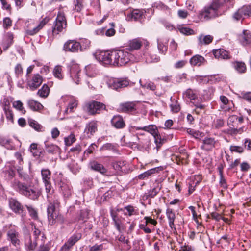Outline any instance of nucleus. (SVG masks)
I'll list each match as a JSON object with an SVG mask.
<instances>
[{"instance_id": "4d7b16f0", "label": "nucleus", "mask_w": 251, "mask_h": 251, "mask_svg": "<svg viewBox=\"0 0 251 251\" xmlns=\"http://www.w3.org/2000/svg\"><path fill=\"white\" fill-rule=\"evenodd\" d=\"M238 122L239 123H242L243 122V117H238L236 115H232L228 119L229 122Z\"/></svg>"}, {"instance_id": "a878e982", "label": "nucleus", "mask_w": 251, "mask_h": 251, "mask_svg": "<svg viewBox=\"0 0 251 251\" xmlns=\"http://www.w3.org/2000/svg\"><path fill=\"white\" fill-rule=\"evenodd\" d=\"M81 238V235L79 233L74 234L68 239L64 245L71 249Z\"/></svg>"}, {"instance_id": "39448f33", "label": "nucleus", "mask_w": 251, "mask_h": 251, "mask_svg": "<svg viewBox=\"0 0 251 251\" xmlns=\"http://www.w3.org/2000/svg\"><path fill=\"white\" fill-rule=\"evenodd\" d=\"M85 106L88 112L92 115L100 113L102 110H106L105 104L97 101H90L87 103Z\"/></svg>"}, {"instance_id": "c9c22d12", "label": "nucleus", "mask_w": 251, "mask_h": 251, "mask_svg": "<svg viewBox=\"0 0 251 251\" xmlns=\"http://www.w3.org/2000/svg\"><path fill=\"white\" fill-rule=\"evenodd\" d=\"M199 44H208L210 43L213 40V37L211 35H208L206 36L200 35L199 37Z\"/></svg>"}, {"instance_id": "a18cd8bd", "label": "nucleus", "mask_w": 251, "mask_h": 251, "mask_svg": "<svg viewBox=\"0 0 251 251\" xmlns=\"http://www.w3.org/2000/svg\"><path fill=\"white\" fill-rule=\"evenodd\" d=\"M77 101L76 100H72L69 104H68V107L67 108V109L66 110V112H68L69 110L70 111V112H72L74 110V108H75L77 106Z\"/></svg>"}, {"instance_id": "5701e85b", "label": "nucleus", "mask_w": 251, "mask_h": 251, "mask_svg": "<svg viewBox=\"0 0 251 251\" xmlns=\"http://www.w3.org/2000/svg\"><path fill=\"white\" fill-rule=\"evenodd\" d=\"M135 103L133 102H127L120 105L121 111L123 112H132L136 110Z\"/></svg>"}, {"instance_id": "6e6552de", "label": "nucleus", "mask_w": 251, "mask_h": 251, "mask_svg": "<svg viewBox=\"0 0 251 251\" xmlns=\"http://www.w3.org/2000/svg\"><path fill=\"white\" fill-rule=\"evenodd\" d=\"M116 66H122L126 64L130 59L131 55L127 51L122 50H116Z\"/></svg>"}, {"instance_id": "e433bc0d", "label": "nucleus", "mask_w": 251, "mask_h": 251, "mask_svg": "<svg viewBox=\"0 0 251 251\" xmlns=\"http://www.w3.org/2000/svg\"><path fill=\"white\" fill-rule=\"evenodd\" d=\"M86 75L90 77H94L97 73L96 68L94 66L89 65L85 67Z\"/></svg>"}, {"instance_id": "6ab92c4d", "label": "nucleus", "mask_w": 251, "mask_h": 251, "mask_svg": "<svg viewBox=\"0 0 251 251\" xmlns=\"http://www.w3.org/2000/svg\"><path fill=\"white\" fill-rule=\"evenodd\" d=\"M88 166L91 170L99 172L102 174L105 175L107 172V170L104 167L103 165L99 163L96 161H90Z\"/></svg>"}, {"instance_id": "338daca9", "label": "nucleus", "mask_w": 251, "mask_h": 251, "mask_svg": "<svg viewBox=\"0 0 251 251\" xmlns=\"http://www.w3.org/2000/svg\"><path fill=\"white\" fill-rule=\"evenodd\" d=\"M242 95L243 99L251 103V92L243 93Z\"/></svg>"}, {"instance_id": "f03ea898", "label": "nucleus", "mask_w": 251, "mask_h": 251, "mask_svg": "<svg viewBox=\"0 0 251 251\" xmlns=\"http://www.w3.org/2000/svg\"><path fill=\"white\" fill-rule=\"evenodd\" d=\"M12 186L17 192L31 199L35 200L39 196V193L31 186L18 180H14L12 182Z\"/></svg>"}, {"instance_id": "72a5a7b5", "label": "nucleus", "mask_w": 251, "mask_h": 251, "mask_svg": "<svg viewBox=\"0 0 251 251\" xmlns=\"http://www.w3.org/2000/svg\"><path fill=\"white\" fill-rule=\"evenodd\" d=\"M51 172L48 169H43L41 170L42 180L44 183H47L51 180Z\"/></svg>"}, {"instance_id": "cd10ccee", "label": "nucleus", "mask_w": 251, "mask_h": 251, "mask_svg": "<svg viewBox=\"0 0 251 251\" xmlns=\"http://www.w3.org/2000/svg\"><path fill=\"white\" fill-rule=\"evenodd\" d=\"M239 39L243 45H248L251 42V34L247 30L244 31L242 34L240 35Z\"/></svg>"}, {"instance_id": "13d9d810", "label": "nucleus", "mask_w": 251, "mask_h": 251, "mask_svg": "<svg viewBox=\"0 0 251 251\" xmlns=\"http://www.w3.org/2000/svg\"><path fill=\"white\" fill-rule=\"evenodd\" d=\"M155 142L157 145V147L160 146L161 145H162L166 140L164 138H161V136L159 133H158L156 136L154 137Z\"/></svg>"}, {"instance_id": "6e6d98bb", "label": "nucleus", "mask_w": 251, "mask_h": 251, "mask_svg": "<svg viewBox=\"0 0 251 251\" xmlns=\"http://www.w3.org/2000/svg\"><path fill=\"white\" fill-rule=\"evenodd\" d=\"M116 54V50L110 51V64L113 66H116V58L115 57V55Z\"/></svg>"}, {"instance_id": "412c9836", "label": "nucleus", "mask_w": 251, "mask_h": 251, "mask_svg": "<svg viewBox=\"0 0 251 251\" xmlns=\"http://www.w3.org/2000/svg\"><path fill=\"white\" fill-rule=\"evenodd\" d=\"M132 128L136 130H143L147 131L151 133L153 136V137L156 136V135L158 133V131L156 126L154 125H149L148 126H145L144 127L134 126Z\"/></svg>"}, {"instance_id": "09e8293b", "label": "nucleus", "mask_w": 251, "mask_h": 251, "mask_svg": "<svg viewBox=\"0 0 251 251\" xmlns=\"http://www.w3.org/2000/svg\"><path fill=\"white\" fill-rule=\"evenodd\" d=\"M139 82L142 88L149 89L152 91H154L156 89V86L152 82L150 81L147 84L144 85L142 84L141 80H140Z\"/></svg>"}, {"instance_id": "4468645a", "label": "nucleus", "mask_w": 251, "mask_h": 251, "mask_svg": "<svg viewBox=\"0 0 251 251\" xmlns=\"http://www.w3.org/2000/svg\"><path fill=\"white\" fill-rule=\"evenodd\" d=\"M81 49V46L79 42L75 40H68L64 45L63 50L65 51L71 52H77Z\"/></svg>"}, {"instance_id": "b1692460", "label": "nucleus", "mask_w": 251, "mask_h": 251, "mask_svg": "<svg viewBox=\"0 0 251 251\" xmlns=\"http://www.w3.org/2000/svg\"><path fill=\"white\" fill-rule=\"evenodd\" d=\"M13 34L11 32L7 33L3 42V48L4 50H7L13 43Z\"/></svg>"}, {"instance_id": "864d4df0", "label": "nucleus", "mask_w": 251, "mask_h": 251, "mask_svg": "<svg viewBox=\"0 0 251 251\" xmlns=\"http://www.w3.org/2000/svg\"><path fill=\"white\" fill-rule=\"evenodd\" d=\"M29 126L36 130H40L42 126L37 121L30 120L28 121Z\"/></svg>"}, {"instance_id": "a211bd4d", "label": "nucleus", "mask_w": 251, "mask_h": 251, "mask_svg": "<svg viewBox=\"0 0 251 251\" xmlns=\"http://www.w3.org/2000/svg\"><path fill=\"white\" fill-rule=\"evenodd\" d=\"M216 141L215 139L211 137H205L202 140V145L201 149L206 151H211L215 148Z\"/></svg>"}, {"instance_id": "ea45409f", "label": "nucleus", "mask_w": 251, "mask_h": 251, "mask_svg": "<svg viewBox=\"0 0 251 251\" xmlns=\"http://www.w3.org/2000/svg\"><path fill=\"white\" fill-rule=\"evenodd\" d=\"M62 69L61 66H56L53 70V75L59 79H62L63 78V75L62 73Z\"/></svg>"}, {"instance_id": "393cba45", "label": "nucleus", "mask_w": 251, "mask_h": 251, "mask_svg": "<svg viewBox=\"0 0 251 251\" xmlns=\"http://www.w3.org/2000/svg\"><path fill=\"white\" fill-rule=\"evenodd\" d=\"M142 45V42L139 38H135L130 40L128 42V49L130 50L139 49Z\"/></svg>"}, {"instance_id": "2f4dec72", "label": "nucleus", "mask_w": 251, "mask_h": 251, "mask_svg": "<svg viewBox=\"0 0 251 251\" xmlns=\"http://www.w3.org/2000/svg\"><path fill=\"white\" fill-rule=\"evenodd\" d=\"M205 61L204 58L199 55H196L192 57L190 60V64L193 66H201Z\"/></svg>"}, {"instance_id": "8fccbe9b", "label": "nucleus", "mask_w": 251, "mask_h": 251, "mask_svg": "<svg viewBox=\"0 0 251 251\" xmlns=\"http://www.w3.org/2000/svg\"><path fill=\"white\" fill-rule=\"evenodd\" d=\"M219 175L220 176V184L221 187H222L224 188H226L227 187L226 180L225 179V178L223 176V172L222 168H219Z\"/></svg>"}, {"instance_id": "20e7f679", "label": "nucleus", "mask_w": 251, "mask_h": 251, "mask_svg": "<svg viewBox=\"0 0 251 251\" xmlns=\"http://www.w3.org/2000/svg\"><path fill=\"white\" fill-rule=\"evenodd\" d=\"M232 17L236 21H242L246 18H251V5L242 6L234 13Z\"/></svg>"}, {"instance_id": "7ed1b4c3", "label": "nucleus", "mask_w": 251, "mask_h": 251, "mask_svg": "<svg viewBox=\"0 0 251 251\" xmlns=\"http://www.w3.org/2000/svg\"><path fill=\"white\" fill-rule=\"evenodd\" d=\"M6 235L7 240L19 251L20 249L21 241L20 234L18 228L15 226L10 225Z\"/></svg>"}, {"instance_id": "bb28decb", "label": "nucleus", "mask_w": 251, "mask_h": 251, "mask_svg": "<svg viewBox=\"0 0 251 251\" xmlns=\"http://www.w3.org/2000/svg\"><path fill=\"white\" fill-rule=\"evenodd\" d=\"M143 16V12L141 11L135 9L132 12L127 15L126 20L128 21H137L140 19Z\"/></svg>"}, {"instance_id": "69168bd1", "label": "nucleus", "mask_w": 251, "mask_h": 251, "mask_svg": "<svg viewBox=\"0 0 251 251\" xmlns=\"http://www.w3.org/2000/svg\"><path fill=\"white\" fill-rule=\"evenodd\" d=\"M240 167L241 171L247 172L250 169V166L247 162H244L241 164Z\"/></svg>"}, {"instance_id": "c03bdc74", "label": "nucleus", "mask_w": 251, "mask_h": 251, "mask_svg": "<svg viewBox=\"0 0 251 251\" xmlns=\"http://www.w3.org/2000/svg\"><path fill=\"white\" fill-rule=\"evenodd\" d=\"M13 106L18 110L22 112L23 114H25L26 111L24 109L23 103L20 100L15 101L13 102Z\"/></svg>"}, {"instance_id": "bf43d9fd", "label": "nucleus", "mask_w": 251, "mask_h": 251, "mask_svg": "<svg viewBox=\"0 0 251 251\" xmlns=\"http://www.w3.org/2000/svg\"><path fill=\"white\" fill-rule=\"evenodd\" d=\"M45 186V189L47 194H52L54 193V190L51 185L50 181L48 182L47 183H44Z\"/></svg>"}, {"instance_id": "ddd939ff", "label": "nucleus", "mask_w": 251, "mask_h": 251, "mask_svg": "<svg viewBox=\"0 0 251 251\" xmlns=\"http://www.w3.org/2000/svg\"><path fill=\"white\" fill-rule=\"evenodd\" d=\"M49 22V18L45 17L44 18L40 23L35 27L31 29L29 26V25H28L25 29V33L29 35H34L37 34L42 28L45 25Z\"/></svg>"}, {"instance_id": "9b49d317", "label": "nucleus", "mask_w": 251, "mask_h": 251, "mask_svg": "<svg viewBox=\"0 0 251 251\" xmlns=\"http://www.w3.org/2000/svg\"><path fill=\"white\" fill-rule=\"evenodd\" d=\"M9 204L11 209L15 213L22 216L25 214V210L17 200L12 198L9 199Z\"/></svg>"}, {"instance_id": "7c9ffc66", "label": "nucleus", "mask_w": 251, "mask_h": 251, "mask_svg": "<svg viewBox=\"0 0 251 251\" xmlns=\"http://www.w3.org/2000/svg\"><path fill=\"white\" fill-rule=\"evenodd\" d=\"M167 217L169 220V225L171 228L174 227V221L176 218L175 214L172 209L168 208L166 210Z\"/></svg>"}, {"instance_id": "9d476101", "label": "nucleus", "mask_w": 251, "mask_h": 251, "mask_svg": "<svg viewBox=\"0 0 251 251\" xmlns=\"http://www.w3.org/2000/svg\"><path fill=\"white\" fill-rule=\"evenodd\" d=\"M48 218L50 225H53L56 223L63 224L65 221L63 216L59 214L56 210L48 212Z\"/></svg>"}, {"instance_id": "c85d7f7f", "label": "nucleus", "mask_w": 251, "mask_h": 251, "mask_svg": "<svg viewBox=\"0 0 251 251\" xmlns=\"http://www.w3.org/2000/svg\"><path fill=\"white\" fill-rule=\"evenodd\" d=\"M27 104L30 109L34 111H39L43 107V105L40 102L33 100H28Z\"/></svg>"}, {"instance_id": "423d86ee", "label": "nucleus", "mask_w": 251, "mask_h": 251, "mask_svg": "<svg viewBox=\"0 0 251 251\" xmlns=\"http://www.w3.org/2000/svg\"><path fill=\"white\" fill-rule=\"evenodd\" d=\"M66 21L64 14L63 12L59 11L56 19L55 25L52 29L53 34H58L59 32H61L64 28L66 27Z\"/></svg>"}, {"instance_id": "58836bf2", "label": "nucleus", "mask_w": 251, "mask_h": 251, "mask_svg": "<svg viewBox=\"0 0 251 251\" xmlns=\"http://www.w3.org/2000/svg\"><path fill=\"white\" fill-rule=\"evenodd\" d=\"M235 69L240 73H245L246 70V66L244 62H236L234 63Z\"/></svg>"}, {"instance_id": "603ef678", "label": "nucleus", "mask_w": 251, "mask_h": 251, "mask_svg": "<svg viewBox=\"0 0 251 251\" xmlns=\"http://www.w3.org/2000/svg\"><path fill=\"white\" fill-rule=\"evenodd\" d=\"M15 157H16L17 160L18 162L19 166H17V169L18 171H19L22 170V165L23 164V158L22 157V155L20 153L18 152H16L15 153Z\"/></svg>"}, {"instance_id": "774afa93", "label": "nucleus", "mask_w": 251, "mask_h": 251, "mask_svg": "<svg viewBox=\"0 0 251 251\" xmlns=\"http://www.w3.org/2000/svg\"><path fill=\"white\" fill-rule=\"evenodd\" d=\"M103 249V245H95L90 248V251H101Z\"/></svg>"}, {"instance_id": "4be33fe9", "label": "nucleus", "mask_w": 251, "mask_h": 251, "mask_svg": "<svg viewBox=\"0 0 251 251\" xmlns=\"http://www.w3.org/2000/svg\"><path fill=\"white\" fill-rule=\"evenodd\" d=\"M213 52L215 57L218 59H227L230 58L228 52L223 49L214 50Z\"/></svg>"}, {"instance_id": "2eb2a0df", "label": "nucleus", "mask_w": 251, "mask_h": 251, "mask_svg": "<svg viewBox=\"0 0 251 251\" xmlns=\"http://www.w3.org/2000/svg\"><path fill=\"white\" fill-rule=\"evenodd\" d=\"M42 77L38 74H34L31 79L27 81V85L31 90H36L42 84Z\"/></svg>"}, {"instance_id": "de8ad7c7", "label": "nucleus", "mask_w": 251, "mask_h": 251, "mask_svg": "<svg viewBox=\"0 0 251 251\" xmlns=\"http://www.w3.org/2000/svg\"><path fill=\"white\" fill-rule=\"evenodd\" d=\"M155 172V169H152L149 170H148L144 173L139 175L138 176V178L140 179H144L146 177H149L150 176H151V174L154 173Z\"/></svg>"}, {"instance_id": "5fc2aeb1", "label": "nucleus", "mask_w": 251, "mask_h": 251, "mask_svg": "<svg viewBox=\"0 0 251 251\" xmlns=\"http://www.w3.org/2000/svg\"><path fill=\"white\" fill-rule=\"evenodd\" d=\"M30 216L34 219L38 218V214L36 210L30 206H26Z\"/></svg>"}, {"instance_id": "f704fd0d", "label": "nucleus", "mask_w": 251, "mask_h": 251, "mask_svg": "<svg viewBox=\"0 0 251 251\" xmlns=\"http://www.w3.org/2000/svg\"><path fill=\"white\" fill-rule=\"evenodd\" d=\"M154 185L153 188L149 192L148 194V196L151 198L155 197L162 188L161 185L158 181H155Z\"/></svg>"}, {"instance_id": "1a4fd4ad", "label": "nucleus", "mask_w": 251, "mask_h": 251, "mask_svg": "<svg viewBox=\"0 0 251 251\" xmlns=\"http://www.w3.org/2000/svg\"><path fill=\"white\" fill-rule=\"evenodd\" d=\"M108 85L112 89L117 90L119 88L127 86L129 81L127 78L112 79L109 80Z\"/></svg>"}, {"instance_id": "0e129e2a", "label": "nucleus", "mask_w": 251, "mask_h": 251, "mask_svg": "<svg viewBox=\"0 0 251 251\" xmlns=\"http://www.w3.org/2000/svg\"><path fill=\"white\" fill-rule=\"evenodd\" d=\"M75 137L73 135H70L68 137L65 138V142L66 145L70 146L73 142H75Z\"/></svg>"}, {"instance_id": "c756f323", "label": "nucleus", "mask_w": 251, "mask_h": 251, "mask_svg": "<svg viewBox=\"0 0 251 251\" xmlns=\"http://www.w3.org/2000/svg\"><path fill=\"white\" fill-rule=\"evenodd\" d=\"M45 150L46 151L50 154H56L59 151L60 148L58 146L54 144H50L47 142H45Z\"/></svg>"}, {"instance_id": "f3484780", "label": "nucleus", "mask_w": 251, "mask_h": 251, "mask_svg": "<svg viewBox=\"0 0 251 251\" xmlns=\"http://www.w3.org/2000/svg\"><path fill=\"white\" fill-rule=\"evenodd\" d=\"M97 122L95 121H92L86 125L84 130V134L87 138H91L92 136H93L97 131Z\"/></svg>"}, {"instance_id": "052dcab7", "label": "nucleus", "mask_w": 251, "mask_h": 251, "mask_svg": "<svg viewBox=\"0 0 251 251\" xmlns=\"http://www.w3.org/2000/svg\"><path fill=\"white\" fill-rule=\"evenodd\" d=\"M61 188L62 192L64 196L69 197L71 195V189L69 186L65 185L61 186Z\"/></svg>"}, {"instance_id": "aec40b11", "label": "nucleus", "mask_w": 251, "mask_h": 251, "mask_svg": "<svg viewBox=\"0 0 251 251\" xmlns=\"http://www.w3.org/2000/svg\"><path fill=\"white\" fill-rule=\"evenodd\" d=\"M111 123L114 127L117 129L123 128L125 126V123L121 116H114L111 120Z\"/></svg>"}, {"instance_id": "473e14b6", "label": "nucleus", "mask_w": 251, "mask_h": 251, "mask_svg": "<svg viewBox=\"0 0 251 251\" xmlns=\"http://www.w3.org/2000/svg\"><path fill=\"white\" fill-rule=\"evenodd\" d=\"M113 167L117 171L125 172L126 170V163L125 161H115L113 163Z\"/></svg>"}, {"instance_id": "4c0bfd02", "label": "nucleus", "mask_w": 251, "mask_h": 251, "mask_svg": "<svg viewBox=\"0 0 251 251\" xmlns=\"http://www.w3.org/2000/svg\"><path fill=\"white\" fill-rule=\"evenodd\" d=\"M49 91L50 89L49 87L46 84H44L41 89L38 90L37 94L41 97L45 98L48 96Z\"/></svg>"}, {"instance_id": "49530a36", "label": "nucleus", "mask_w": 251, "mask_h": 251, "mask_svg": "<svg viewBox=\"0 0 251 251\" xmlns=\"http://www.w3.org/2000/svg\"><path fill=\"white\" fill-rule=\"evenodd\" d=\"M178 29L181 33L184 35H191L194 33V31L192 29L187 27L179 26Z\"/></svg>"}, {"instance_id": "f8f14e48", "label": "nucleus", "mask_w": 251, "mask_h": 251, "mask_svg": "<svg viewBox=\"0 0 251 251\" xmlns=\"http://www.w3.org/2000/svg\"><path fill=\"white\" fill-rule=\"evenodd\" d=\"M96 59L102 64H110V51H97L94 54Z\"/></svg>"}, {"instance_id": "a19ab883", "label": "nucleus", "mask_w": 251, "mask_h": 251, "mask_svg": "<svg viewBox=\"0 0 251 251\" xmlns=\"http://www.w3.org/2000/svg\"><path fill=\"white\" fill-rule=\"evenodd\" d=\"M172 103L170 105L171 111L174 113H177L180 110V107L177 100H173L172 98H170Z\"/></svg>"}, {"instance_id": "0eeeda50", "label": "nucleus", "mask_w": 251, "mask_h": 251, "mask_svg": "<svg viewBox=\"0 0 251 251\" xmlns=\"http://www.w3.org/2000/svg\"><path fill=\"white\" fill-rule=\"evenodd\" d=\"M48 201L49 205L47 208V212L56 210V208L59 207L60 199L59 196L56 193L47 194Z\"/></svg>"}, {"instance_id": "3c124183", "label": "nucleus", "mask_w": 251, "mask_h": 251, "mask_svg": "<svg viewBox=\"0 0 251 251\" xmlns=\"http://www.w3.org/2000/svg\"><path fill=\"white\" fill-rule=\"evenodd\" d=\"M230 151L231 152H235L239 153H242L244 151V148L239 146L231 145L230 147Z\"/></svg>"}, {"instance_id": "680f3d73", "label": "nucleus", "mask_w": 251, "mask_h": 251, "mask_svg": "<svg viewBox=\"0 0 251 251\" xmlns=\"http://www.w3.org/2000/svg\"><path fill=\"white\" fill-rule=\"evenodd\" d=\"M158 49L160 53L165 54L167 50V46L163 43L158 42Z\"/></svg>"}, {"instance_id": "f257e3e1", "label": "nucleus", "mask_w": 251, "mask_h": 251, "mask_svg": "<svg viewBox=\"0 0 251 251\" xmlns=\"http://www.w3.org/2000/svg\"><path fill=\"white\" fill-rule=\"evenodd\" d=\"M221 4L219 0L214 1L209 6L205 7L200 13V18L202 20H208L221 15L219 9Z\"/></svg>"}, {"instance_id": "79ce46f5", "label": "nucleus", "mask_w": 251, "mask_h": 251, "mask_svg": "<svg viewBox=\"0 0 251 251\" xmlns=\"http://www.w3.org/2000/svg\"><path fill=\"white\" fill-rule=\"evenodd\" d=\"M3 110L7 120L13 123L14 122V115L11 110L9 107H4Z\"/></svg>"}, {"instance_id": "dca6fc26", "label": "nucleus", "mask_w": 251, "mask_h": 251, "mask_svg": "<svg viewBox=\"0 0 251 251\" xmlns=\"http://www.w3.org/2000/svg\"><path fill=\"white\" fill-rule=\"evenodd\" d=\"M81 70L78 65H73L70 70V77L76 84H79Z\"/></svg>"}, {"instance_id": "e2e57ef3", "label": "nucleus", "mask_w": 251, "mask_h": 251, "mask_svg": "<svg viewBox=\"0 0 251 251\" xmlns=\"http://www.w3.org/2000/svg\"><path fill=\"white\" fill-rule=\"evenodd\" d=\"M12 25V20L9 17H6L3 19V27L7 29Z\"/></svg>"}, {"instance_id": "37998d69", "label": "nucleus", "mask_w": 251, "mask_h": 251, "mask_svg": "<svg viewBox=\"0 0 251 251\" xmlns=\"http://www.w3.org/2000/svg\"><path fill=\"white\" fill-rule=\"evenodd\" d=\"M74 10L79 12L83 8V0H74Z\"/></svg>"}]
</instances>
